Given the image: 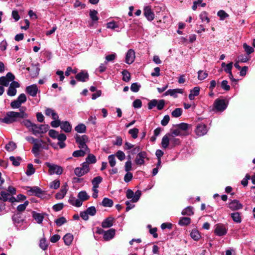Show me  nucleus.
<instances>
[{
	"instance_id": "f257e3e1",
	"label": "nucleus",
	"mask_w": 255,
	"mask_h": 255,
	"mask_svg": "<svg viewBox=\"0 0 255 255\" xmlns=\"http://www.w3.org/2000/svg\"><path fill=\"white\" fill-rule=\"evenodd\" d=\"M27 117V114L23 111L21 112L9 111L6 113L4 118H0V122L6 124H11L18 121V119H24Z\"/></svg>"
},
{
	"instance_id": "f03ea898",
	"label": "nucleus",
	"mask_w": 255,
	"mask_h": 255,
	"mask_svg": "<svg viewBox=\"0 0 255 255\" xmlns=\"http://www.w3.org/2000/svg\"><path fill=\"white\" fill-rule=\"evenodd\" d=\"M75 138L79 148L85 149L87 152H90V149L86 145V142L88 141V137L86 135H76Z\"/></svg>"
},
{
	"instance_id": "7ed1b4c3",
	"label": "nucleus",
	"mask_w": 255,
	"mask_h": 255,
	"mask_svg": "<svg viewBox=\"0 0 255 255\" xmlns=\"http://www.w3.org/2000/svg\"><path fill=\"white\" fill-rule=\"evenodd\" d=\"M49 128V126L48 125H36L34 124L33 128L31 129H29V131H31L32 134L35 135H37L39 134H43L47 131Z\"/></svg>"
},
{
	"instance_id": "20e7f679",
	"label": "nucleus",
	"mask_w": 255,
	"mask_h": 255,
	"mask_svg": "<svg viewBox=\"0 0 255 255\" xmlns=\"http://www.w3.org/2000/svg\"><path fill=\"white\" fill-rule=\"evenodd\" d=\"M228 107V103L224 99H217L214 103L213 110L216 112H222Z\"/></svg>"
},
{
	"instance_id": "39448f33",
	"label": "nucleus",
	"mask_w": 255,
	"mask_h": 255,
	"mask_svg": "<svg viewBox=\"0 0 255 255\" xmlns=\"http://www.w3.org/2000/svg\"><path fill=\"white\" fill-rule=\"evenodd\" d=\"M81 167H76L74 169V174L78 177L82 176L90 171V167L87 165V162H83L81 164Z\"/></svg>"
},
{
	"instance_id": "423d86ee",
	"label": "nucleus",
	"mask_w": 255,
	"mask_h": 255,
	"mask_svg": "<svg viewBox=\"0 0 255 255\" xmlns=\"http://www.w3.org/2000/svg\"><path fill=\"white\" fill-rule=\"evenodd\" d=\"M46 165L49 168L48 172L50 175L56 174L60 175L63 172L62 168L56 164H51L49 162L45 163Z\"/></svg>"
},
{
	"instance_id": "0eeeda50",
	"label": "nucleus",
	"mask_w": 255,
	"mask_h": 255,
	"mask_svg": "<svg viewBox=\"0 0 255 255\" xmlns=\"http://www.w3.org/2000/svg\"><path fill=\"white\" fill-rule=\"evenodd\" d=\"M0 200H3L4 202L9 201L11 203L16 201V199L11 197L9 193L5 191L1 190L0 188Z\"/></svg>"
},
{
	"instance_id": "6e6552de",
	"label": "nucleus",
	"mask_w": 255,
	"mask_h": 255,
	"mask_svg": "<svg viewBox=\"0 0 255 255\" xmlns=\"http://www.w3.org/2000/svg\"><path fill=\"white\" fill-rule=\"evenodd\" d=\"M19 87H20V85L17 82H16V81L12 82L10 83L9 87L8 88V90L7 91V94L9 96H11V97L15 96L16 95V92H17L16 88H18Z\"/></svg>"
},
{
	"instance_id": "1a4fd4ad",
	"label": "nucleus",
	"mask_w": 255,
	"mask_h": 255,
	"mask_svg": "<svg viewBox=\"0 0 255 255\" xmlns=\"http://www.w3.org/2000/svg\"><path fill=\"white\" fill-rule=\"evenodd\" d=\"M76 79L80 82H85L89 79V75L86 70H82L75 76Z\"/></svg>"
},
{
	"instance_id": "9d476101",
	"label": "nucleus",
	"mask_w": 255,
	"mask_h": 255,
	"mask_svg": "<svg viewBox=\"0 0 255 255\" xmlns=\"http://www.w3.org/2000/svg\"><path fill=\"white\" fill-rule=\"evenodd\" d=\"M143 14L147 20L149 21L153 20L154 18L155 14L149 6H146L144 7Z\"/></svg>"
},
{
	"instance_id": "9b49d317",
	"label": "nucleus",
	"mask_w": 255,
	"mask_h": 255,
	"mask_svg": "<svg viewBox=\"0 0 255 255\" xmlns=\"http://www.w3.org/2000/svg\"><path fill=\"white\" fill-rule=\"evenodd\" d=\"M28 188L29 189L27 190V192L29 195H35L37 197H41L43 194V192L37 186Z\"/></svg>"
},
{
	"instance_id": "f8f14e48",
	"label": "nucleus",
	"mask_w": 255,
	"mask_h": 255,
	"mask_svg": "<svg viewBox=\"0 0 255 255\" xmlns=\"http://www.w3.org/2000/svg\"><path fill=\"white\" fill-rule=\"evenodd\" d=\"M215 233L219 236H223L227 233V229L222 224H218L216 226Z\"/></svg>"
},
{
	"instance_id": "ddd939ff",
	"label": "nucleus",
	"mask_w": 255,
	"mask_h": 255,
	"mask_svg": "<svg viewBox=\"0 0 255 255\" xmlns=\"http://www.w3.org/2000/svg\"><path fill=\"white\" fill-rule=\"evenodd\" d=\"M147 157V154L145 151L139 152L135 159V162L137 165H142L144 163V159Z\"/></svg>"
},
{
	"instance_id": "4468645a",
	"label": "nucleus",
	"mask_w": 255,
	"mask_h": 255,
	"mask_svg": "<svg viewBox=\"0 0 255 255\" xmlns=\"http://www.w3.org/2000/svg\"><path fill=\"white\" fill-rule=\"evenodd\" d=\"M135 59V52L133 50L129 49L127 53L126 56V62L128 64L132 63Z\"/></svg>"
},
{
	"instance_id": "2eb2a0df",
	"label": "nucleus",
	"mask_w": 255,
	"mask_h": 255,
	"mask_svg": "<svg viewBox=\"0 0 255 255\" xmlns=\"http://www.w3.org/2000/svg\"><path fill=\"white\" fill-rule=\"evenodd\" d=\"M196 134L199 136H202L207 132L206 126L205 124H198L195 130Z\"/></svg>"
},
{
	"instance_id": "dca6fc26",
	"label": "nucleus",
	"mask_w": 255,
	"mask_h": 255,
	"mask_svg": "<svg viewBox=\"0 0 255 255\" xmlns=\"http://www.w3.org/2000/svg\"><path fill=\"white\" fill-rule=\"evenodd\" d=\"M26 92L32 97H35L38 91V88L36 85H32L26 88Z\"/></svg>"
},
{
	"instance_id": "f3484780",
	"label": "nucleus",
	"mask_w": 255,
	"mask_h": 255,
	"mask_svg": "<svg viewBox=\"0 0 255 255\" xmlns=\"http://www.w3.org/2000/svg\"><path fill=\"white\" fill-rule=\"evenodd\" d=\"M115 235V230L114 229H110V230L104 231L103 238L105 241H109L114 238Z\"/></svg>"
},
{
	"instance_id": "a211bd4d",
	"label": "nucleus",
	"mask_w": 255,
	"mask_h": 255,
	"mask_svg": "<svg viewBox=\"0 0 255 255\" xmlns=\"http://www.w3.org/2000/svg\"><path fill=\"white\" fill-rule=\"evenodd\" d=\"M114 221V218L113 217H109L102 222L101 226L104 228H110L113 226Z\"/></svg>"
},
{
	"instance_id": "6ab92c4d",
	"label": "nucleus",
	"mask_w": 255,
	"mask_h": 255,
	"mask_svg": "<svg viewBox=\"0 0 255 255\" xmlns=\"http://www.w3.org/2000/svg\"><path fill=\"white\" fill-rule=\"evenodd\" d=\"M67 183H65L64 185L62 186L60 192L55 194V198L57 199L63 198L67 193Z\"/></svg>"
},
{
	"instance_id": "aec40b11",
	"label": "nucleus",
	"mask_w": 255,
	"mask_h": 255,
	"mask_svg": "<svg viewBox=\"0 0 255 255\" xmlns=\"http://www.w3.org/2000/svg\"><path fill=\"white\" fill-rule=\"evenodd\" d=\"M45 115L47 117H51L53 120L59 119L56 112L51 108H46L45 110Z\"/></svg>"
},
{
	"instance_id": "412c9836",
	"label": "nucleus",
	"mask_w": 255,
	"mask_h": 255,
	"mask_svg": "<svg viewBox=\"0 0 255 255\" xmlns=\"http://www.w3.org/2000/svg\"><path fill=\"white\" fill-rule=\"evenodd\" d=\"M229 207L232 210H237L242 209L243 205L238 200H234L229 203Z\"/></svg>"
},
{
	"instance_id": "4be33fe9",
	"label": "nucleus",
	"mask_w": 255,
	"mask_h": 255,
	"mask_svg": "<svg viewBox=\"0 0 255 255\" xmlns=\"http://www.w3.org/2000/svg\"><path fill=\"white\" fill-rule=\"evenodd\" d=\"M170 144V137L168 134H165L162 138L161 145L163 148L166 149Z\"/></svg>"
},
{
	"instance_id": "5701e85b",
	"label": "nucleus",
	"mask_w": 255,
	"mask_h": 255,
	"mask_svg": "<svg viewBox=\"0 0 255 255\" xmlns=\"http://www.w3.org/2000/svg\"><path fill=\"white\" fill-rule=\"evenodd\" d=\"M60 128L65 132H70L72 130L71 124L67 121L62 122Z\"/></svg>"
},
{
	"instance_id": "b1692460",
	"label": "nucleus",
	"mask_w": 255,
	"mask_h": 255,
	"mask_svg": "<svg viewBox=\"0 0 255 255\" xmlns=\"http://www.w3.org/2000/svg\"><path fill=\"white\" fill-rule=\"evenodd\" d=\"M175 128L171 129V133H168L169 136H184L187 134L186 133H183L179 128Z\"/></svg>"
},
{
	"instance_id": "393cba45",
	"label": "nucleus",
	"mask_w": 255,
	"mask_h": 255,
	"mask_svg": "<svg viewBox=\"0 0 255 255\" xmlns=\"http://www.w3.org/2000/svg\"><path fill=\"white\" fill-rule=\"evenodd\" d=\"M68 202L72 205L79 207L82 206L81 200L79 199H76L74 197H71L69 200Z\"/></svg>"
},
{
	"instance_id": "a878e982",
	"label": "nucleus",
	"mask_w": 255,
	"mask_h": 255,
	"mask_svg": "<svg viewBox=\"0 0 255 255\" xmlns=\"http://www.w3.org/2000/svg\"><path fill=\"white\" fill-rule=\"evenodd\" d=\"M32 217L35 220L37 223L40 224L42 222L44 219V214L33 211L32 212Z\"/></svg>"
},
{
	"instance_id": "bb28decb",
	"label": "nucleus",
	"mask_w": 255,
	"mask_h": 255,
	"mask_svg": "<svg viewBox=\"0 0 255 255\" xmlns=\"http://www.w3.org/2000/svg\"><path fill=\"white\" fill-rule=\"evenodd\" d=\"M200 88L199 87H195L193 89L190 91V93L189 95V98L190 100L194 99L195 96H198L199 94Z\"/></svg>"
},
{
	"instance_id": "cd10ccee",
	"label": "nucleus",
	"mask_w": 255,
	"mask_h": 255,
	"mask_svg": "<svg viewBox=\"0 0 255 255\" xmlns=\"http://www.w3.org/2000/svg\"><path fill=\"white\" fill-rule=\"evenodd\" d=\"M63 239L65 244L67 246H69L73 240V236L71 234L68 233L63 237Z\"/></svg>"
},
{
	"instance_id": "c85d7f7f",
	"label": "nucleus",
	"mask_w": 255,
	"mask_h": 255,
	"mask_svg": "<svg viewBox=\"0 0 255 255\" xmlns=\"http://www.w3.org/2000/svg\"><path fill=\"white\" fill-rule=\"evenodd\" d=\"M78 197L79 200H81L82 203L83 201L88 200L90 196L85 191H82L78 193Z\"/></svg>"
},
{
	"instance_id": "c756f323",
	"label": "nucleus",
	"mask_w": 255,
	"mask_h": 255,
	"mask_svg": "<svg viewBox=\"0 0 255 255\" xmlns=\"http://www.w3.org/2000/svg\"><path fill=\"white\" fill-rule=\"evenodd\" d=\"M174 127L179 128V129L183 132V133H186V131L188 129L189 125L182 123L174 126Z\"/></svg>"
},
{
	"instance_id": "7c9ffc66",
	"label": "nucleus",
	"mask_w": 255,
	"mask_h": 255,
	"mask_svg": "<svg viewBox=\"0 0 255 255\" xmlns=\"http://www.w3.org/2000/svg\"><path fill=\"white\" fill-rule=\"evenodd\" d=\"M169 137H170V148H172L176 145H179L180 144V140L179 138H175L174 136Z\"/></svg>"
},
{
	"instance_id": "2f4dec72",
	"label": "nucleus",
	"mask_w": 255,
	"mask_h": 255,
	"mask_svg": "<svg viewBox=\"0 0 255 255\" xmlns=\"http://www.w3.org/2000/svg\"><path fill=\"white\" fill-rule=\"evenodd\" d=\"M101 205L105 207H111L113 205V201L108 198H104L101 203Z\"/></svg>"
},
{
	"instance_id": "473e14b6",
	"label": "nucleus",
	"mask_w": 255,
	"mask_h": 255,
	"mask_svg": "<svg viewBox=\"0 0 255 255\" xmlns=\"http://www.w3.org/2000/svg\"><path fill=\"white\" fill-rule=\"evenodd\" d=\"M97 161L96 156L93 154L89 153L86 158V161L85 162L87 163V165L89 164L95 163Z\"/></svg>"
},
{
	"instance_id": "72a5a7b5",
	"label": "nucleus",
	"mask_w": 255,
	"mask_h": 255,
	"mask_svg": "<svg viewBox=\"0 0 255 255\" xmlns=\"http://www.w3.org/2000/svg\"><path fill=\"white\" fill-rule=\"evenodd\" d=\"M86 152H87V151L83 149H81L74 151L72 153V155L75 157H83L85 156Z\"/></svg>"
},
{
	"instance_id": "f704fd0d",
	"label": "nucleus",
	"mask_w": 255,
	"mask_h": 255,
	"mask_svg": "<svg viewBox=\"0 0 255 255\" xmlns=\"http://www.w3.org/2000/svg\"><path fill=\"white\" fill-rule=\"evenodd\" d=\"M9 160L12 162V164L13 165L15 166H18L20 164L21 158L19 156L15 157L14 156H11L9 157Z\"/></svg>"
},
{
	"instance_id": "c9c22d12",
	"label": "nucleus",
	"mask_w": 255,
	"mask_h": 255,
	"mask_svg": "<svg viewBox=\"0 0 255 255\" xmlns=\"http://www.w3.org/2000/svg\"><path fill=\"white\" fill-rule=\"evenodd\" d=\"M222 67H225L224 71L227 73H232V69L233 67V62H230L226 64L225 63L223 62L222 63Z\"/></svg>"
},
{
	"instance_id": "e433bc0d",
	"label": "nucleus",
	"mask_w": 255,
	"mask_h": 255,
	"mask_svg": "<svg viewBox=\"0 0 255 255\" xmlns=\"http://www.w3.org/2000/svg\"><path fill=\"white\" fill-rule=\"evenodd\" d=\"M168 93L169 95L173 96L174 97H177V93H183V90L181 89H169L168 90Z\"/></svg>"
},
{
	"instance_id": "4c0bfd02",
	"label": "nucleus",
	"mask_w": 255,
	"mask_h": 255,
	"mask_svg": "<svg viewBox=\"0 0 255 255\" xmlns=\"http://www.w3.org/2000/svg\"><path fill=\"white\" fill-rule=\"evenodd\" d=\"M75 130L78 133H84L86 130V127L83 124H80L75 128Z\"/></svg>"
},
{
	"instance_id": "58836bf2",
	"label": "nucleus",
	"mask_w": 255,
	"mask_h": 255,
	"mask_svg": "<svg viewBox=\"0 0 255 255\" xmlns=\"http://www.w3.org/2000/svg\"><path fill=\"white\" fill-rule=\"evenodd\" d=\"M231 217L235 222L240 223L242 221L240 214L238 212L232 213Z\"/></svg>"
},
{
	"instance_id": "ea45409f",
	"label": "nucleus",
	"mask_w": 255,
	"mask_h": 255,
	"mask_svg": "<svg viewBox=\"0 0 255 255\" xmlns=\"http://www.w3.org/2000/svg\"><path fill=\"white\" fill-rule=\"evenodd\" d=\"M191 237L195 241L198 240L200 237V234L199 231L196 229H194L190 233Z\"/></svg>"
},
{
	"instance_id": "a19ab883",
	"label": "nucleus",
	"mask_w": 255,
	"mask_h": 255,
	"mask_svg": "<svg viewBox=\"0 0 255 255\" xmlns=\"http://www.w3.org/2000/svg\"><path fill=\"white\" fill-rule=\"evenodd\" d=\"M193 214V208L191 206L186 207L182 211V214L183 215L191 216Z\"/></svg>"
},
{
	"instance_id": "79ce46f5",
	"label": "nucleus",
	"mask_w": 255,
	"mask_h": 255,
	"mask_svg": "<svg viewBox=\"0 0 255 255\" xmlns=\"http://www.w3.org/2000/svg\"><path fill=\"white\" fill-rule=\"evenodd\" d=\"M191 223V219L189 217H182L179 221V224L181 226L188 225Z\"/></svg>"
},
{
	"instance_id": "37998d69",
	"label": "nucleus",
	"mask_w": 255,
	"mask_h": 255,
	"mask_svg": "<svg viewBox=\"0 0 255 255\" xmlns=\"http://www.w3.org/2000/svg\"><path fill=\"white\" fill-rule=\"evenodd\" d=\"M16 147V144L12 141L9 142L5 146L6 150L8 151H12Z\"/></svg>"
},
{
	"instance_id": "c03bdc74",
	"label": "nucleus",
	"mask_w": 255,
	"mask_h": 255,
	"mask_svg": "<svg viewBox=\"0 0 255 255\" xmlns=\"http://www.w3.org/2000/svg\"><path fill=\"white\" fill-rule=\"evenodd\" d=\"M123 75V80L127 82H128L130 79V74L126 70H124L122 72Z\"/></svg>"
},
{
	"instance_id": "a18cd8bd",
	"label": "nucleus",
	"mask_w": 255,
	"mask_h": 255,
	"mask_svg": "<svg viewBox=\"0 0 255 255\" xmlns=\"http://www.w3.org/2000/svg\"><path fill=\"white\" fill-rule=\"evenodd\" d=\"M102 178L101 176H97L92 180V183L93 186L99 187V184L102 181Z\"/></svg>"
},
{
	"instance_id": "49530a36",
	"label": "nucleus",
	"mask_w": 255,
	"mask_h": 255,
	"mask_svg": "<svg viewBox=\"0 0 255 255\" xmlns=\"http://www.w3.org/2000/svg\"><path fill=\"white\" fill-rule=\"evenodd\" d=\"M243 48L248 55H249L254 52V49L247 43H244L243 44Z\"/></svg>"
},
{
	"instance_id": "de8ad7c7",
	"label": "nucleus",
	"mask_w": 255,
	"mask_h": 255,
	"mask_svg": "<svg viewBox=\"0 0 255 255\" xmlns=\"http://www.w3.org/2000/svg\"><path fill=\"white\" fill-rule=\"evenodd\" d=\"M129 159L125 163V170L127 172H129L132 169V164L130 160V156H129Z\"/></svg>"
},
{
	"instance_id": "09e8293b",
	"label": "nucleus",
	"mask_w": 255,
	"mask_h": 255,
	"mask_svg": "<svg viewBox=\"0 0 255 255\" xmlns=\"http://www.w3.org/2000/svg\"><path fill=\"white\" fill-rule=\"evenodd\" d=\"M66 222L67 220L64 217H60L55 221V223H56V225L59 227L62 226Z\"/></svg>"
},
{
	"instance_id": "8fccbe9b",
	"label": "nucleus",
	"mask_w": 255,
	"mask_h": 255,
	"mask_svg": "<svg viewBox=\"0 0 255 255\" xmlns=\"http://www.w3.org/2000/svg\"><path fill=\"white\" fill-rule=\"evenodd\" d=\"M182 113V109L181 108H176L172 113L171 115L175 118L180 117Z\"/></svg>"
},
{
	"instance_id": "3c124183",
	"label": "nucleus",
	"mask_w": 255,
	"mask_h": 255,
	"mask_svg": "<svg viewBox=\"0 0 255 255\" xmlns=\"http://www.w3.org/2000/svg\"><path fill=\"white\" fill-rule=\"evenodd\" d=\"M35 172V169L33 167V165L29 163L27 165V169L26 171V174L27 176H30L34 174Z\"/></svg>"
},
{
	"instance_id": "603ef678",
	"label": "nucleus",
	"mask_w": 255,
	"mask_h": 255,
	"mask_svg": "<svg viewBox=\"0 0 255 255\" xmlns=\"http://www.w3.org/2000/svg\"><path fill=\"white\" fill-rule=\"evenodd\" d=\"M138 131L139 130L137 128H133L129 129L128 133L131 135L133 138L135 139L137 137Z\"/></svg>"
},
{
	"instance_id": "864d4df0",
	"label": "nucleus",
	"mask_w": 255,
	"mask_h": 255,
	"mask_svg": "<svg viewBox=\"0 0 255 255\" xmlns=\"http://www.w3.org/2000/svg\"><path fill=\"white\" fill-rule=\"evenodd\" d=\"M97 14L98 12L96 10H90L89 15L93 21H97L98 20Z\"/></svg>"
},
{
	"instance_id": "5fc2aeb1",
	"label": "nucleus",
	"mask_w": 255,
	"mask_h": 255,
	"mask_svg": "<svg viewBox=\"0 0 255 255\" xmlns=\"http://www.w3.org/2000/svg\"><path fill=\"white\" fill-rule=\"evenodd\" d=\"M89 215L93 216L96 215L97 210L94 206H91L88 208L86 210Z\"/></svg>"
},
{
	"instance_id": "6e6d98bb",
	"label": "nucleus",
	"mask_w": 255,
	"mask_h": 255,
	"mask_svg": "<svg viewBox=\"0 0 255 255\" xmlns=\"http://www.w3.org/2000/svg\"><path fill=\"white\" fill-rule=\"evenodd\" d=\"M39 247L43 250H45L47 249L48 245L45 238L40 239L39 242Z\"/></svg>"
},
{
	"instance_id": "4d7b16f0",
	"label": "nucleus",
	"mask_w": 255,
	"mask_h": 255,
	"mask_svg": "<svg viewBox=\"0 0 255 255\" xmlns=\"http://www.w3.org/2000/svg\"><path fill=\"white\" fill-rule=\"evenodd\" d=\"M108 160L109 164L111 167H114L116 164V161L115 155L113 154L110 155L108 156Z\"/></svg>"
},
{
	"instance_id": "13d9d810",
	"label": "nucleus",
	"mask_w": 255,
	"mask_h": 255,
	"mask_svg": "<svg viewBox=\"0 0 255 255\" xmlns=\"http://www.w3.org/2000/svg\"><path fill=\"white\" fill-rule=\"evenodd\" d=\"M60 186V181L58 180H55L50 184V187L54 189H58Z\"/></svg>"
},
{
	"instance_id": "bf43d9fd",
	"label": "nucleus",
	"mask_w": 255,
	"mask_h": 255,
	"mask_svg": "<svg viewBox=\"0 0 255 255\" xmlns=\"http://www.w3.org/2000/svg\"><path fill=\"white\" fill-rule=\"evenodd\" d=\"M9 81L5 76L0 77V85L3 86H7L9 85Z\"/></svg>"
},
{
	"instance_id": "052dcab7",
	"label": "nucleus",
	"mask_w": 255,
	"mask_h": 255,
	"mask_svg": "<svg viewBox=\"0 0 255 255\" xmlns=\"http://www.w3.org/2000/svg\"><path fill=\"white\" fill-rule=\"evenodd\" d=\"M22 124L25 126L27 128L31 129L33 128V125L34 124L32 123L29 120H24L22 121Z\"/></svg>"
},
{
	"instance_id": "680f3d73",
	"label": "nucleus",
	"mask_w": 255,
	"mask_h": 255,
	"mask_svg": "<svg viewBox=\"0 0 255 255\" xmlns=\"http://www.w3.org/2000/svg\"><path fill=\"white\" fill-rule=\"evenodd\" d=\"M116 155L120 161L124 160L126 157L125 154L121 150H118L117 152Z\"/></svg>"
},
{
	"instance_id": "e2e57ef3",
	"label": "nucleus",
	"mask_w": 255,
	"mask_h": 255,
	"mask_svg": "<svg viewBox=\"0 0 255 255\" xmlns=\"http://www.w3.org/2000/svg\"><path fill=\"white\" fill-rule=\"evenodd\" d=\"M62 122H61L59 119L53 120L50 123L51 126L53 128H57L59 126L61 127Z\"/></svg>"
},
{
	"instance_id": "0e129e2a",
	"label": "nucleus",
	"mask_w": 255,
	"mask_h": 255,
	"mask_svg": "<svg viewBox=\"0 0 255 255\" xmlns=\"http://www.w3.org/2000/svg\"><path fill=\"white\" fill-rule=\"evenodd\" d=\"M141 195V191L139 190H137L135 192V193H134V197L132 199V201L133 202H136L140 198Z\"/></svg>"
},
{
	"instance_id": "69168bd1",
	"label": "nucleus",
	"mask_w": 255,
	"mask_h": 255,
	"mask_svg": "<svg viewBox=\"0 0 255 255\" xmlns=\"http://www.w3.org/2000/svg\"><path fill=\"white\" fill-rule=\"evenodd\" d=\"M140 87V85L138 84L137 83H134L131 84L130 90L133 92H137L139 91Z\"/></svg>"
},
{
	"instance_id": "338daca9",
	"label": "nucleus",
	"mask_w": 255,
	"mask_h": 255,
	"mask_svg": "<svg viewBox=\"0 0 255 255\" xmlns=\"http://www.w3.org/2000/svg\"><path fill=\"white\" fill-rule=\"evenodd\" d=\"M26 99L25 95L22 93L19 95L16 100L22 104L26 101Z\"/></svg>"
},
{
	"instance_id": "774afa93",
	"label": "nucleus",
	"mask_w": 255,
	"mask_h": 255,
	"mask_svg": "<svg viewBox=\"0 0 255 255\" xmlns=\"http://www.w3.org/2000/svg\"><path fill=\"white\" fill-rule=\"evenodd\" d=\"M21 104L17 100L12 101L10 103V106L12 109H17L20 107Z\"/></svg>"
}]
</instances>
